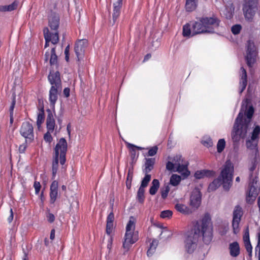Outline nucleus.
<instances>
[{
	"instance_id": "nucleus-51",
	"label": "nucleus",
	"mask_w": 260,
	"mask_h": 260,
	"mask_svg": "<svg viewBox=\"0 0 260 260\" xmlns=\"http://www.w3.org/2000/svg\"><path fill=\"white\" fill-rule=\"evenodd\" d=\"M173 212L169 210H164L161 212L160 216L162 218H170L172 217Z\"/></svg>"
},
{
	"instance_id": "nucleus-27",
	"label": "nucleus",
	"mask_w": 260,
	"mask_h": 260,
	"mask_svg": "<svg viewBox=\"0 0 260 260\" xmlns=\"http://www.w3.org/2000/svg\"><path fill=\"white\" fill-rule=\"evenodd\" d=\"M220 178L221 177H220L219 176L217 178L215 179L211 183L209 184L208 188V192L215 191L221 185Z\"/></svg>"
},
{
	"instance_id": "nucleus-57",
	"label": "nucleus",
	"mask_w": 260,
	"mask_h": 260,
	"mask_svg": "<svg viewBox=\"0 0 260 260\" xmlns=\"http://www.w3.org/2000/svg\"><path fill=\"white\" fill-rule=\"evenodd\" d=\"M240 89H239V93L241 94L243 91L245 89L246 86L247 85V81H240Z\"/></svg>"
},
{
	"instance_id": "nucleus-29",
	"label": "nucleus",
	"mask_w": 260,
	"mask_h": 260,
	"mask_svg": "<svg viewBox=\"0 0 260 260\" xmlns=\"http://www.w3.org/2000/svg\"><path fill=\"white\" fill-rule=\"evenodd\" d=\"M106 233L108 236H109L108 239V242L107 244V248L110 250L111 249L112 247L113 237H114L116 234L115 229H106Z\"/></svg>"
},
{
	"instance_id": "nucleus-3",
	"label": "nucleus",
	"mask_w": 260,
	"mask_h": 260,
	"mask_svg": "<svg viewBox=\"0 0 260 260\" xmlns=\"http://www.w3.org/2000/svg\"><path fill=\"white\" fill-rule=\"evenodd\" d=\"M68 150V143L64 138L59 139L56 144L55 148V155L53 157V160L52 165V179H54L58 170V159L60 157V163L63 165L66 161V153Z\"/></svg>"
},
{
	"instance_id": "nucleus-42",
	"label": "nucleus",
	"mask_w": 260,
	"mask_h": 260,
	"mask_svg": "<svg viewBox=\"0 0 260 260\" xmlns=\"http://www.w3.org/2000/svg\"><path fill=\"white\" fill-rule=\"evenodd\" d=\"M252 141H253L251 140V139L247 140L246 141V147L248 149L250 150L254 149L255 150V154H256V153L258 152L257 142L255 144H253Z\"/></svg>"
},
{
	"instance_id": "nucleus-1",
	"label": "nucleus",
	"mask_w": 260,
	"mask_h": 260,
	"mask_svg": "<svg viewBox=\"0 0 260 260\" xmlns=\"http://www.w3.org/2000/svg\"><path fill=\"white\" fill-rule=\"evenodd\" d=\"M254 112V109L252 105L249 106L245 112L246 119H243V114L239 112L233 126L232 132V138L234 141H239L240 138H244L247 133V131L251 120Z\"/></svg>"
},
{
	"instance_id": "nucleus-13",
	"label": "nucleus",
	"mask_w": 260,
	"mask_h": 260,
	"mask_svg": "<svg viewBox=\"0 0 260 260\" xmlns=\"http://www.w3.org/2000/svg\"><path fill=\"white\" fill-rule=\"evenodd\" d=\"M243 215V211L242 207L239 205H236L233 213L232 228H239V223Z\"/></svg>"
},
{
	"instance_id": "nucleus-46",
	"label": "nucleus",
	"mask_w": 260,
	"mask_h": 260,
	"mask_svg": "<svg viewBox=\"0 0 260 260\" xmlns=\"http://www.w3.org/2000/svg\"><path fill=\"white\" fill-rule=\"evenodd\" d=\"M225 146V141L224 139H220L218 140L217 144V150L218 153H221Z\"/></svg>"
},
{
	"instance_id": "nucleus-52",
	"label": "nucleus",
	"mask_w": 260,
	"mask_h": 260,
	"mask_svg": "<svg viewBox=\"0 0 260 260\" xmlns=\"http://www.w3.org/2000/svg\"><path fill=\"white\" fill-rule=\"evenodd\" d=\"M53 132V131H50L47 130V133H46L44 135V139L45 142L50 143L52 141L53 138L50 133H52Z\"/></svg>"
},
{
	"instance_id": "nucleus-45",
	"label": "nucleus",
	"mask_w": 260,
	"mask_h": 260,
	"mask_svg": "<svg viewBox=\"0 0 260 260\" xmlns=\"http://www.w3.org/2000/svg\"><path fill=\"white\" fill-rule=\"evenodd\" d=\"M114 219V215L112 211L108 215L107 218L106 228H112L113 225V221Z\"/></svg>"
},
{
	"instance_id": "nucleus-43",
	"label": "nucleus",
	"mask_w": 260,
	"mask_h": 260,
	"mask_svg": "<svg viewBox=\"0 0 260 260\" xmlns=\"http://www.w3.org/2000/svg\"><path fill=\"white\" fill-rule=\"evenodd\" d=\"M170 190V188L169 184H165L164 186L160 188V193L162 199L165 200L167 198Z\"/></svg>"
},
{
	"instance_id": "nucleus-18",
	"label": "nucleus",
	"mask_w": 260,
	"mask_h": 260,
	"mask_svg": "<svg viewBox=\"0 0 260 260\" xmlns=\"http://www.w3.org/2000/svg\"><path fill=\"white\" fill-rule=\"evenodd\" d=\"M58 182L56 180H54L52 182L50 187V203L54 204L57 199L58 196Z\"/></svg>"
},
{
	"instance_id": "nucleus-25",
	"label": "nucleus",
	"mask_w": 260,
	"mask_h": 260,
	"mask_svg": "<svg viewBox=\"0 0 260 260\" xmlns=\"http://www.w3.org/2000/svg\"><path fill=\"white\" fill-rule=\"evenodd\" d=\"M19 5V2L14 1L11 4L9 5L0 6V12H11L16 10Z\"/></svg>"
},
{
	"instance_id": "nucleus-61",
	"label": "nucleus",
	"mask_w": 260,
	"mask_h": 260,
	"mask_svg": "<svg viewBox=\"0 0 260 260\" xmlns=\"http://www.w3.org/2000/svg\"><path fill=\"white\" fill-rule=\"evenodd\" d=\"M202 143L204 146H206L208 148L213 146V142L211 138H209L205 141H203Z\"/></svg>"
},
{
	"instance_id": "nucleus-6",
	"label": "nucleus",
	"mask_w": 260,
	"mask_h": 260,
	"mask_svg": "<svg viewBox=\"0 0 260 260\" xmlns=\"http://www.w3.org/2000/svg\"><path fill=\"white\" fill-rule=\"evenodd\" d=\"M258 0H244L242 10L246 21H252L258 9Z\"/></svg>"
},
{
	"instance_id": "nucleus-48",
	"label": "nucleus",
	"mask_w": 260,
	"mask_h": 260,
	"mask_svg": "<svg viewBox=\"0 0 260 260\" xmlns=\"http://www.w3.org/2000/svg\"><path fill=\"white\" fill-rule=\"evenodd\" d=\"M51 42L53 44H56L59 42V35L58 30H55L54 32H51Z\"/></svg>"
},
{
	"instance_id": "nucleus-4",
	"label": "nucleus",
	"mask_w": 260,
	"mask_h": 260,
	"mask_svg": "<svg viewBox=\"0 0 260 260\" xmlns=\"http://www.w3.org/2000/svg\"><path fill=\"white\" fill-rule=\"evenodd\" d=\"M200 229H189L184 235V244L185 251L192 253L196 249L199 238Z\"/></svg>"
},
{
	"instance_id": "nucleus-32",
	"label": "nucleus",
	"mask_w": 260,
	"mask_h": 260,
	"mask_svg": "<svg viewBox=\"0 0 260 260\" xmlns=\"http://www.w3.org/2000/svg\"><path fill=\"white\" fill-rule=\"evenodd\" d=\"M210 224H211L210 215L209 213H206L202 219V225L201 228H209Z\"/></svg>"
},
{
	"instance_id": "nucleus-15",
	"label": "nucleus",
	"mask_w": 260,
	"mask_h": 260,
	"mask_svg": "<svg viewBox=\"0 0 260 260\" xmlns=\"http://www.w3.org/2000/svg\"><path fill=\"white\" fill-rule=\"evenodd\" d=\"M122 1L123 0H116V1L113 3L112 21H110V23H111L112 25L115 24L117 20L120 16L121 9L122 6Z\"/></svg>"
},
{
	"instance_id": "nucleus-55",
	"label": "nucleus",
	"mask_w": 260,
	"mask_h": 260,
	"mask_svg": "<svg viewBox=\"0 0 260 260\" xmlns=\"http://www.w3.org/2000/svg\"><path fill=\"white\" fill-rule=\"evenodd\" d=\"M176 165L175 163L168 161L166 164V169L168 171H170L171 172H175L176 169L175 168V166Z\"/></svg>"
},
{
	"instance_id": "nucleus-47",
	"label": "nucleus",
	"mask_w": 260,
	"mask_h": 260,
	"mask_svg": "<svg viewBox=\"0 0 260 260\" xmlns=\"http://www.w3.org/2000/svg\"><path fill=\"white\" fill-rule=\"evenodd\" d=\"M45 120V114L38 113L37 120V125L38 129L41 126V124L44 122Z\"/></svg>"
},
{
	"instance_id": "nucleus-17",
	"label": "nucleus",
	"mask_w": 260,
	"mask_h": 260,
	"mask_svg": "<svg viewBox=\"0 0 260 260\" xmlns=\"http://www.w3.org/2000/svg\"><path fill=\"white\" fill-rule=\"evenodd\" d=\"M207 32H212V31L207 30L204 27V24L202 22L199 20L193 22L192 25V35L191 37L194 36L197 34H205Z\"/></svg>"
},
{
	"instance_id": "nucleus-5",
	"label": "nucleus",
	"mask_w": 260,
	"mask_h": 260,
	"mask_svg": "<svg viewBox=\"0 0 260 260\" xmlns=\"http://www.w3.org/2000/svg\"><path fill=\"white\" fill-rule=\"evenodd\" d=\"M139 239V232L136 229H126V232L122 242L124 249L123 254H125L132 246Z\"/></svg>"
},
{
	"instance_id": "nucleus-60",
	"label": "nucleus",
	"mask_w": 260,
	"mask_h": 260,
	"mask_svg": "<svg viewBox=\"0 0 260 260\" xmlns=\"http://www.w3.org/2000/svg\"><path fill=\"white\" fill-rule=\"evenodd\" d=\"M136 219L133 216H131L126 228H132L135 226Z\"/></svg>"
},
{
	"instance_id": "nucleus-16",
	"label": "nucleus",
	"mask_w": 260,
	"mask_h": 260,
	"mask_svg": "<svg viewBox=\"0 0 260 260\" xmlns=\"http://www.w3.org/2000/svg\"><path fill=\"white\" fill-rule=\"evenodd\" d=\"M60 23V18L58 14L52 12L48 17V25L51 30H57Z\"/></svg>"
},
{
	"instance_id": "nucleus-64",
	"label": "nucleus",
	"mask_w": 260,
	"mask_h": 260,
	"mask_svg": "<svg viewBox=\"0 0 260 260\" xmlns=\"http://www.w3.org/2000/svg\"><path fill=\"white\" fill-rule=\"evenodd\" d=\"M27 147L26 143L23 144L21 145H20L19 147V151L20 153H24L26 150V148Z\"/></svg>"
},
{
	"instance_id": "nucleus-30",
	"label": "nucleus",
	"mask_w": 260,
	"mask_h": 260,
	"mask_svg": "<svg viewBox=\"0 0 260 260\" xmlns=\"http://www.w3.org/2000/svg\"><path fill=\"white\" fill-rule=\"evenodd\" d=\"M160 186L159 181L158 179H154L151 183V186L149 188V193L151 195H154L156 193Z\"/></svg>"
},
{
	"instance_id": "nucleus-37",
	"label": "nucleus",
	"mask_w": 260,
	"mask_h": 260,
	"mask_svg": "<svg viewBox=\"0 0 260 260\" xmlns=\"http://www.w3.org/2000/svg\"><path fill=\"white\" fill-rule=\"evenodd\" d=\"M49 62L51 66L57 64L58 63V57L56 54L55 47H53L51 49Z\"/></svg>"
},
{
	"instance_id": "nucleus-11",
	"label": "nucleus",
	"mask_w": 260,
	"mask_h": 260,
	"mask_svg": "<svg viewBox=\"0 0 260 260\" xmlns=\"http://www.w3.org/2000/svg\"><path fill=\"white\" fill-rule=\"evenodd\" d=\"M202 193L199 187H196L190 197V205L198 208L201 203Z\"/></svg>"
},
{
	"instance_id": "nucleus-40",
	"label": "nucleus",
	"mask_w": 260,
	"mask_h": 260,
	"mask_svg": "<svg viewBox=\"0 0 260 260\" xmlns=\"http://www.w3.org/2000/svg\"><path fill=\"white\" fill-rule=\"evenodd\" d=\"M260 134V126L256 125L253 129L250 139L252 141L257 140L259 139Z\"/></svg>"
},
{
	"instance_id": "nucleus-35",
	"label": "nucleus",
	"mask_w": 260,
	"mask_h": 260,
	"mask_svg": "<svg viewBox=\"0 0 260 260\" xmlns=\"http://www.w3.org/2000/svg\"><path fill=\"white\" fill-rule=\"evenodd\" d=\"M181 180L180 176L177 174H173L170 179V184L174 186H177Z\"/></svg>"
},
{
	"instance_id": "nucleus-59",
	"label": "nucleus",
	"mask_w": 260,
	"mask_h": 260,
	"mask_svg": "<svg viewBox=\"0 0 260 260\" xmlns=\"http://www.w3.org/2000/svg\"><path fill=\"white\" fill-rule=\"evenodd\" d=\"M38 109L40 111L39 113L45 114L43 101L40 99L38 100Z\"/></svg>"
},
{
	"instance_id": "nucleus-50",
	"label": "nucleus",
	"mask_w": 260,
	"mask_h": 260,
	"mask_svg": "<svg viewBox=\"0 0 260 260\" xmlns=\"http://www.w3.org/2000/svg\"><path fill=\"white\" fill-rule=\"evenodd\" d=\"M242 26L240 24H235L232 27L231 31L234 35H236L240 32Z\"/></svg>"
},
{
	"instance_id": "nucleus-14",
	"label": "nucleus",
	"mask_w": 260,
	"mask_h": 260,
	"mask_svg": "<svg viewBox=\"0 0 260 260\" xmlns=\"http://www.w3.org/2000/svg\"><path fill=\"white\" fill-rule=\"evenodd\" d=\"M213 229H200L199 238L202 237L205 244H209L213 239Z\"/></svg>"
},
{
	"instance_id": "nucleus-2",
	"label": "nucleus",
	"mask_w": 260,
	"mask_h": 260,
	"mask_svg": "<svg viewBox=\"0 0 260 260\" xmlns=\"http://www.w3.org/2000/svg\"><path fill=\"white\" fill-rule=\"evenodd\" d=\"M48 79L52 85L49 91V100L50 105L52 107L53 112L55 113V104L58 99L57 94L62 90V83L59 72H55L53 70H50Z\"/></svg>"
},
{
	"instance_id": "nucleus-12",
	"label": "nucleus",
	"mask_w": 260,
	"mask_h": 260,
	"mask_svg": "<svg viewBox=\"0 0 260 260\" xmlns=\"http://www.w3.org/2000/svg\"><path fill=\"white\" fill-rule=\"evenodd\" d=\"M87 41L86 40H80L75 44L74 51L77 57V60L79 61L84 56V52Z\"/></svg>"
},
{
	"instance_id": "nucleus-22",
	"label": "nucleus",
	"mask_w": 260,
	"mask_h": 260,
	"mask_svg": "<svg viewBox=\"0 0 260 260\" xmlns=\"http://www.w3.org/2000/svg\"><path fill=\"white\" fill-rule=\"evenodd\" d=\"M229 249L230 254L233 257H237L240 253V245L237 241L231 243L229 245Z\"/></svg>"
},
{
	"instance_id": "nucleus-7",
	"label": "nucleus",
	"mask_w": 260,
	"mask_h": 260,
	"mask_svg": "<svg viewBox=\"0 0 260 260\" xmlns=\"http://www.w3.org/2000/svg\"><path fill=\"white\" fill-rule=\"evenodd\" d=\"M199 20L203 23L207 30L212 31L207 32L209 34H214L215 28H217L220 23V19L214 14H213L211 17L202 16L200 17Z\"/></svg>"
},
{
	"instance_id": "nucleus-34",
	"label": "nucleus",
	"mask_w": 260,
	"mask_h": 260,
	"mask_svg": "<svg viewBox=\"0 0 260 260\" xmlns=\"http://www.w3.org/2000/svg\"><path fill=\"white\" fill-rule=\"evenodd\" d=\"M44 36L45 40V48L49 46V43L51 40V35L48 27H46L43 29Z\"/></svg>"
},
{
	"instance_id": "nucleus-28",
	"label": "nucleus",
	"mask_w": 260,
	"mask_h": 260,
	"mask_svg": "<svg viewBox=\"0 0 260 260\" xmlns=\"http://www.w3.org/2000/svg\"><path fill=\"white\" fill-rule=\"evenodd\" d=\"M198 0H186L185 7L187 12L194 11L198 6Z\"/></svg>"
},
{
	"instance_id": "nucleus-38",
	"label": "nucleus",
	"mask_w": 260,
	"mask_h": 260,
	"mask_svg": "<svg viewBox=\"0 0 260 260\" xmlns=\"http://www.w3.org/2000/svg\"><path fill=\"white\" fill-rule=\"evenodd\" d=\"M151 179V176L150 174H149L148 173L145 174V177L141 181L140 188L145 189L148 186Z\"/></svg>"
},
{
	"instance_id": "nucleus-58",
	"label": "nucleus",
	"mask_w": 260,
	"mask_h": 260,
	"mask_svg": "<svg viewBox=\"0 0 260 260\" xmlns=\"http://www.w3.org/2000/svg\"><path fill=\"white\" fill-rule=\"evenodd\" d=\"M16 104V95L14 94L12 96V101L9 109L10 114H13V111Z\"/></svg>"
},
{
	"instance_id": "nucleus-36",
	"label": "nucleus",
	"mask_w": 260,
	"mask_h": 260,
	"mask_svg": "<svg viewBox=\"0 0 260 260\" xmlns=\"http://www.w3.org/2000/svg\"><path fill=\"white\" fill-rule=\"evenodd\" d=\"M159 237L160 239H168L172 235V232L169 229H160Z\"/></svg>"
},
{
	"instance_id": "nucleus-56",
	"label": "nucleus",
	"mask_w": 260,
	"mask_h": 260,
	"mask_svg": "<svg viewBox=\"0 0 260 260\" xmlns=\"http://www.w3.org/2000/svg\"><path fill=\"white\" fill-rule=\"evenodd\" d=\"M158 150V147L157 146H154L151 147L148 151L147 155L149 156H153L155 155Z\"/></svg>"
},
{
	"instance_id": "nucleus-20",
	"label": "nucleus",
	"mask_w": 260,
	"mask_h": 260,
	"mask_svg": "<svg viewBox=\"0 0 260 260\" xmlns=\"http://www.w3.org/2000/svg\"><path fill=\"white\" fill-rule=\"evenodd\" d=\"M46 112L47 113L46 118L47 129L50 131H54L56 124L52 112L50 109H47Z\"/></svg>"
},
{
	"instance_id": "nucleus-49",
	"label": "nucleus",
	"mask_w": 260,
	"mask_h": 260,
	"mask_svg": "<svg viewBox=\"0 0 260 260\" xmlns=\"http://www.w3.org/2000/svg\"><path fill=\"white\" fill-rule=\"evenodd\" d=\"M244 242V245L246 251L248 253V255L251 258L252 255V247L250 241H245Z\"/></svg>"
},
{
	"instance_id": "nucleus-10",
	"label": "nucleus",
	"mask_w": 260,
	"mask_h": 260,
	"mask_svg": "<svg viewBox=\"0 0 260 260\" xmlns=\"http://www.w3.org/2000/svg\"><path fill=\"white\" fill-rule=\"evenodd\" d=\"M20 132L21 135L26 139V143L27 141L30 143L34 140V128L32 125L29 122H24L22 123Z\"/></svg>"
},
{
	"instance_id": "nucleus-33",
	"label": "nucleus",
	"mask_w": 260,
	"mask_h": 260,
	"mask_svg": "<svg viewBox=\"0 0 260 260\" xmlns=\"http://www.w3.org/2000/svg\"><path fill=\"white\" fill-rule=\"evenodd\" d=\"M145 189L139 188L137 193L136 199L140 204H143L145 200Z\"/></svg>"
},
{
	"instance_id": "nucleus-23",
	"label": "nucleus",
	"mask_w": 260,
	"mask_h": 260,
	"mask_svg": "<svg viewBox=\"0 0 260 260\" xmlns=\"http://www.w3.org/2000/svg\"><path fill=\"white\" fill-rule=\"evenodd\" d=\"M175 170V172H177L181 174L183 179L187 178L190 175V172L188 169V163L178 164Z\"/></svg>"
},
{
	"instance_id": "nucleus-26",
	"label": "nucleus",
	"mask_w": 260,
	"mask_h": 260,
	"mask_svg": "<svg viewBox=\"0 0 260 260\" xmlns=\"http://www.w3.org/2000/svg\"><path fill=\"white\" fill-rule=\"evenodd\" d=\"M149 242V245L147 251V255L149 257L151 256L154 253L158 244V241L154 239Z\"/></svg>"
},
{
	"instance_id": "nucleus-62",
	"label": "nucleus",
	"mask_w": 260,
	"mask_h": 260,
	"mask_svg": "<svg viewBox=\"0 0 260 260\" xmlns=\"http://www.w3.org/2000/svg\"><path fill=\"white\" fill-rule=\"evenodd\" d=\"M34 187L35 189V192L36 194H38L40 191L41 185L39 182L35 181L34 184Z\"/></svg>"
},
{
	"instance_id": "nucleus-19",
	"label": "nucleus",
	"mask_w": 260,
	"mask_h": 260,
	"mask_svg": "<svg viewBox=\"0 0 260 260\" xmlns=\"http://www.w3.org/2000/svg\"><path fill=\"white\" fill-rule=\"evenodd\" d=\"M248 188L249 190L246 198V202L249 204H252L258 194L257 188L253 184H249Z\"/></svg>"
},
{
	"instance_id": "nucleus-44",
	"label": "nucleus",
	"mask_w": 260,
	"mask_h": 260,
	"mask_svg": "<svg viewBox=\"0 0 260 260\" xmlns=\"http://www.w3.org/2000/svg\"><path fill=\"white\" fill-rule=\"evenodd\" d=\"M182 35L184 37H190L192 35L191 31L190 25L189 24L187 23L183 27Z\"/></svg>"
},
{
	"instance_id": "nucleus-31",
	"label": "nucleus",
	"mask_w": 260,
	"mask_h": 260,
	"mask_svg": "<svg viewBox=\"0 0 260 260\" xmlns=\"http://www.w3.org/2000/svg\"><path fill=\"white\" fill-rule=\"evenodd\" d=\"M133 166L128 169V173L126 177V186L128 189H130L132 185V182L133 178Z\"/></svg>"
},
{
	"instance_id": "nucleus-41",
	"label": "nucleus",
	"mask_w": 260,
	"mask_h": 260,
	"mask_svg": "<svg viewBox=\"0 0 260 260\" xmlns=\"http://www.w3.org/2000/svg\"><path fill=\"white\" fill-rule=\"evenodd\" d=\"M126 145L129 149L132 160H134L136 158V150L135 149V145L128 142L126 143Z\"/></svg>"
},
{
	"instance_id": "nucleus-21",
	"label": "nucleus",
	"mask_w": 260,
	"mask_h": 260,
	"mask_svg": "<svg viewBox=\"0 0 260 260\" xmlns=\"http://www.w3.org/2000/svg\"><path fill=\"white\" fill-rule=\"evenodd\" d=\"M215 175V172L209 170H202L197 171L194 174V177L197 179H203L205 177H211Z\"/></svg>"
},
{
	"instance_id": "nucleus-8",
	"label": "nucleus",
	"mask_w": 260,
	"mask_h": 260,
	"mask_svg": "<svg viewBox=\"0 0 260 260\" xmlns=\"http://www.w3.org/2000/svg\"><path fill=\"white\" fill-rule=\"evenodd\" d=\"M230 167L226 165L219 175L223 189L227 191L230 190L233 184V172L230 173Z\"/></svg>"
},
{
	"instance_id": "nucleus-63",
	"label": "nucleus",
	"mask_w": 260,
	"mask_h": 260,
	"mask_svg": "<svg viewBox=\"0 0 260 260\" xmlns=\"http://www.w3.org/2000/svg\"><path fill=\"white\" fill-rule=\"evenodd\" d=\"M243 241H249V229H246L244 234L243 235Z\"/></svg>"
},
{
	"instance_id": "nucleus-54",
	"label": "nucleus",
	"mask_w": 260,
	"mask_h": 260,
	"mask_svg": "<svg viewBox=\"0 0 260 260\" xmlns=\"http://www.w3.org/2000/svg\"><path fill=\"white\" fill-rule=\"evenodd\" d=\"M172 160L175 162L176 165H178L183 163V158L181 155H177L173 158Z\"/></svg>"
},
{
	"instance_id": "nucleus-9",
	"label": "nucleus",
	"mask_w": 260,
	"mask_h": 260,
	"mask_svg": "<svg viewBox=\"0 0 260 260\" xmlns=\"http://www.w3.org/2000/svg\"><path fill=\"white\" fill-rule=\"evenodd\" d=\"M257 54L256 48L254 43L250 40H248L246 46V55L245 59L249 68H252L256 62Z\"/></svg>"
},
{
	"instance_id": "nucleus-53",
	"label": "nucleus",
	"mask_w": 260,
	"mask_h": 260,
	"mask_svg": "<svg viewBox=\"0 0 260 260\" xmlns=\"http://www.w3.org/2000/svg\"><path fill=\"white\" fill-rule=\"evenodd\" d=\"M241 74L240 75V80L247 81V74L245 69L243 67L240 68Z\"/></svg>"
},
{
	"instance_id": "nucleus-39",
	"label": "nucleus",
	"mask_w": 260,
	"mask_h": 260,
	"mask_svg": "<svg viewBox=\"0 0 260 260\" xmlns=\"http://www.w3.org/2000/svg\"><path fill=\"white\" fill-rule=\"evenodd\" d=\"M175 208L177 211L183 214H187L189 211V209L185 205L182 204H176Z\"/></svg>"
},
{
	"instance_id": "nucleus-24",
	"label": "nucleus",
	"mask_w": 260,
	"mask_h": 260,
	"mask_svg": "<svg viewBox=\"0 0 260 260\" xmlns=\"http://www.w3.org/2000/svg\"><path fill=\"white\" fill-rule=\"evenodd\" d=\"M155 162V158H146V161L144 165L145 168L143 170V172L144 174H147L151 172L154 168Z\"/></svg>"
}]
</instances>
